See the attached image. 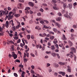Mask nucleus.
I'll return each mask as SVG.
<instances>
[{"label":"nucleus","mask_w":77,"mask_h":77,"mask_svg":"<svg viewBox=\"0 0 77 77\" xmlns=\"http://www.w3.org/2000/svg\"><path fill=\"white\" fill-rule=\"evenodd\" d=\"M12 11L10 12L9 13V15L8 16V20H10L12 19V18L14 17V14Z\"/></svg>","instance_id":"f257e3e1"},{"label":"nucleus","mask_w":77,"mask_h":77,"mask_svg":"<svg viewBox=\"0 0 77 77\" xmlns=\"http://www.w3.org/2000/svg\"><path fill=\"white\" fill-rule=\"evenodd\" d=\"M12 56L14 57V59H16L17 58V55L15 54V52H12Z\"/></svg>","instance_id":"f03ea898"},{"label":"nucleus","mask_w":77,"mask_h":77,"mask_svg":"<svg viewBox=\"0 0 77 77\" xmlns=\"http://www.w3.org/2000/svg\"><path fill=\"white\" fill-rule=\"evenodd\" d=\"M72 51L70 52V54H73V52L75 53V51H76L75 50V48H72Z\"/></svg>","instance_id":"7ed1b4c3"},{"label":"nucleus","mask_w":77,"mask_h":77,"mask_svg":"<svg viewBox=\"0 0 77 77\" xmlns=\"http://www.w3.org/2000/svg\"><path fill=\"white\" fill-rule=\"evenodd\" d=\"M16 21L17 23L18 24V25L17 26H16V28L17 29H19L20 28V23L18 22V21L17 20H16Z\"/></svg>","instance_id":"20e7f679"},{"label":"nucleus","mask_w":77,"mask_h":77,"mask_svg":"<svg viewBox=\"0 0 77 77\" xmlns=\"http://www.w3.org/2000/svg\"><path fill=\"white\" fill-rule=\"evenodd\" d=\"M66 14H65L64 15V17H65L66 18H70V16L68 15V11L66 12Z\"/></svg>","instance_id":"39448f33"},{"label":"nucleus","mask_w":77,"mask_h":77,"mask_svg":"<svg viewBox=\"0 0 77 77\" xmlns=\"http://www.w3.org/2000/svg\"><path fill=\"white\" fill-rule=\"evenodd\" d=\"M59 73L60 74H62V75H63V76H65V72H59Z\"/></svg>","instance_id":"423d86ee"},{"label":"nucleus","mask_w":77,"mask_h":77,"mask_svg":"<svg viewBox=\"0 0 77 77\" xmlns=\"http://www.w3.org/2000/svg\"><path fill=\"white\" fill-rule=\"evenodd\" d=\"M55 26H57L59 28H60V27L61 26V25L59 24L58 23H55Z\"/></svg>","instance_id":"0eeeda50"},{"label":"nucleus","mask_w":77,"mask_h":77,"mask_svg":"<svg viewBox=\"0 0 77 77\" xmlns=\"http://www.w3.org/2000/svg\"><path fill=\"white\" fill-rule=\"evenodd\" d=\"M59 64L61 65H65L66 63H67V62H60L58 63Z\"/></svg>","instance_id":"6e6552de"},{"label":"nucleus","mask_w":77,"mask_h":77,"mask_svg":"<svg viewBox=\"0 0 77 77\" xmlns=\"http://www.w3.org/2000/svg\"><path fill=\"white\" fill-rule=\"evenodd\" d=\"M28 4L29 5H30V6H31L32 7H33L34 6V4L33 3L31 2H29Z\"/></svg>","instance_id":"1a4fd4ad"},{"label":"nucleus","mask_w":77,"mask_h":77,"mask_svg":"<svg viewBox=\"0 0 77 77\" xmlns=\"http://www.w3.org/2000/svg\"><path fill=\"white\" fill-rule=\"evenodd\" d=\"M9 12V11H3V14L4 15H8V13Z\"/></svg>","instance_id":"9d476101"},{"label":"nucleus","mask_w":77,"mask_h":77,"mask_svg":"<svg viewBox=\"0 0 77 77\" xmlns=\"http://www.w3.org/2000/svg\"><path fill=\"white\" fill-rule=\"evenodd\" d=\"M57 54L56 53L52 52L51 54V55L53 57H56Z\"/></svg>","instance_id":"9b49d317"},{"label":"nucleus","mask_w":77,"mask_h":77,"mask_svg":"<svg viewBox=\"0 0 77 77\" xmlns=\"http://www.w3.org/2000/svg\"><path fill=\"white\" fill-rule=\"evenodd\" d=\"M68 5L69 9H71L72 8V4L70 3Z\"/></svg>","instance_id":"f8f14e48"},{"label":"nucleus","mask_w":77,"mask_h":77,"mask_svg":"<svg viewBox=\"0 0 77 77\" xmlns=\"http://www.w3.org/2000/svg\"><path fill=\"white\" fill-rule=\"evenodd\" d=\"M63 40H66V39H67V38H66L65 35L64 34L63 35Z\"/></svg>","instance_id":"ddd939ff"},{"label":"nucleus","mask_w":77,"mask_h":77,"mask_svg":"<svg viewBox=\"0 0 77 77\" xmlns=\"http://www.w3.org/2000/svg\"><path fill=\"white\" fill-rule=\"evenodd\" d=\"M5 26L7 28H8V27H9V22L8 21H6Z\"/></svg>","instance_id":"4468645a"},{"label":"nucleus","mask_w":77,"mask_h":77,"mask_svg":"<svg viewBox=\"0 0 77 77\" xmlns=\"http://www.w3.org/2000/svg\"><path fill=\"white\" fill-rule=\"evenodd\" d=\"M63 7L64 9H65V8H66V3H63Z\"/></svg>","instance_id":"2eb2a0df"},{"label":"nucleus","mask_w":77,"mask_h":77,"mask_svg":"<svg viewBox=\"0 0 77 77\" xmlns=\"http://www.w3.org/2000/svg\"><path fill=\"white\" fill-rule=\"evenodd\" d=\"M68 43L69 44L70 47H71L72 45V43L70 40L69 41Z\"/></svg>","instance_id":"dca6fc26"},{"label":"nucleus","mask_w":77,"mask_h":77,"mask_svg":"<svg viewBox=\"0 0 77 77\" xmlns=\"http://www.w3.org/2000/svg\"><path fill=\"white\" fill-rule=\"evenodd\" d=\"M51 49L52 50H54L55 49V47H54V45H51Z\"/></svg>","instance_id":"f3484780"},{"label":"nucleus","mask_w":77,"mask_h":77,"mask_svg":"<svg viewBox=\"0 0 77 77\" xmlns=\"http://www.w3.org/2000/svg\"><path fill=\"white\" fill-rule=\"evenodd\" d=\"M13 20H10L9 22V23H12L11 25L12 26H14V23H13Z\"/></svg>","instance_id":"a211bd4d"},{"label":"nucleus","mask_w":77,"mask_h":77,"mask_svg":"<svg viewBox=\"0 0 77 77\" xmlns=\"http://www.w3.org/2000/svg\"><path fill=\"white\" fill-rule=\"evenodd\" d=\"M53 42L54 44H56L57 42V40L56 38L54 39V41H53Z\"/></svg>","instance_id":"6ab92c4d"},{"label":"nucleus","mask_w":77,"mask_h":77,"mask_svg":"<svg viewBox=\"0 0 77 77\" xmlns=\"http://www.w3.org/2000/svg\"><path fill=\"white\" fill-rule=\"evenodd\" d=\"M20 16V14H15L14 15V16H15L17 18H18Z\"/></svg>","instance_id":"aec40b11"},{"label":"nucleus","mask_w":77,"mask_h":77,"mask_svg":"<svg viewBox=\"0 0 77 77\" xmlns=\"http://www.w3.org/2000/svg\"><path fill=\"white\" fill-rule=\"evenodd\" d=\"M48 71L49 72H50L52 71V69H51V67H49L48 68Z\"/></svg>","instance_id":"412c9836"},{"label":"nucleus","mask_w":77,"mask_h":77,"mask_svg":"<svg viewBox=\"0 0 77 77\" xmlns=\"http://www.w3.org/2000/svg\"><path fill=\"white\" fill-rule=\"evenodd\" d=\"M19 68H21H21H23L24 67V66L22 65V63H21V64L19 65Z\"/></svg>","instance_id":"4be33fe9"},{"label":"nucleus","mask_w":77,"mask_h":77,"mask_svg":"<svg viewBox=\"0 0 77 77\" xmlns=\"http://www.w3.org/2000/svg\"><path fill=\"white\" fill-rule=\"evenodd\" d=\"M53 31L54 32H57V30L56 28H53Z\"/></svg>","instance_id":"5701e85b"},{"label":"nucleus","mask_w":77,"mask_h":77,"mask_svg":"<svg viewBox=\"0 0 77 77\" xmlns=\"http://www.w3.org/2000/svg\"><path fill=\"white\" fill-rule=\"evenodd\" d=\"M25 12L26 15H27V14H29V11L27 10H25Z\"/></svg>","instance_id":"b1692460"},{"label":"nucleus","mask_w":77,"mask_h":77,"mask_svg":"<svg viewBox=\"0 0 77 77\" xmlns=\"http://www.w3.org/2000/svg\"><path fill=\"white\" fill-rule=\"evenodd\" d=\"M16 62L20 63V61L19 60H16L14 61V63H16Z\"/></svg>","instance_id":"393cba45"},{"label":"nucleus","mask_w":77,"mask_h":77,"mask_svg":"<svg viewBox=\"0 0 77 77\" xmlns=\"http://www.w3.org/2000/svg\"><path fill=\"white\" fill-rule=\"evenodd\" d=\"M57 21H59L61 20V18L60 17H58L57 18V19H56Z\"/></svg>","instance_id":"a878e982"},{"label":"nucleus","mask_w":77,"mask_h":77,"mask_svg":"<svg viewBox=\"0 0 77 77\" xmlns=\"http://www.w3.org/2000/svg\"><path fill=\"white\" fill-rule=\"evenodd\" d=\"M0 32V36H3L4 34H3V32Z\"/></svg>","instance_id":"bb28decb"},{"label":"nucleus","mask_w":77,"mask_h":77,"mask_svg":"<svg viewBox=\"0 0 77 77\" xmlns=\"http://www.w3.org/2000/svg\"><path fill=\"white\" fill-rule=\"evenodd\" d=\"M14 39L15 40H17V39H18L19 38L18 36H15V37H14Z\"/></svg>","instance_id":"cd10ccee"},{"label":"nucleus","mask_w":77,"mask_h":77,"mask_svg":"<svg viewBox=\"0 0 77 77\" xmlns=\"http://www.w3.org/2000/svg\"><path fill=\"white\" fill-rule=\"evenodd\" d=\"M31 74H34L35 73V72L34 71V70L32 69H31Z\"/></svg>","instance_id":"c85d7f7f"},{"label":"nucleus","mask_w":77,"mask_h":77,"mask_svg":"<svg viewBox=\"0 0 77 77\" xmlns=\"http://www.w3.org/2000/svg\"><path fill=\"white\" fill-rule=\"evenodd\" d=\"M27 38L28 39H30V35H28L27 36Z\"/></svg>","instance_id":"c756f323"},{"label":"nucleus","mask_w":77,"mask_h":77,"mask_svg":"<svg viewBox=\"0 0 77 77\" xmlns=\"http://www.w3.org/2000/svg\"><path fill=\"white\" fill-rule=\"evenodd\" d=\"M50 38V39H51V40H53V39H54V36H51Z\"/></svg>","instance_id":"7c9ffc66"},{"label":"nucleus","mask_w":77,"mask_h":77,"mask_svg":"<svg viewBox=\"0 0 77 77\" xmlns=\"http://www.w3.org/2000/svg\"><path fill=\"white\" fill-rule=\"evenodd\" d=\"M53 8L54 10H58V9H59L57 8H56V7L54 6L53 7Z\"/></svg>","instance_id":"2f4dec72"},{"label":"nucleus","mask_w":77,"mask_h":77,"mask_svg":"<svg viewBox=\"0 0 77 77\" xmlns=\"http://www.w3.org/2000/svg\"><path fill=\"white\" fill-rule=\"evenodd\" d=\"M46 53V54H51V52L49 51H46L45 52Z\"/></svg>","instance_id":"473e14b6"},{"label":"nucleus","mask_w":77,"mask_h":77,"mask_svg":"<svg viewBox=\"0 0 77 77\" xmlns=\"http://www.w3.org/2000/svg\"><path fill=\"white\" fill-rule=\"evenodd\" d=\"M37 76L38 77H43V76H42V75H40L38 74H37Z\"/></svg>","instance_id":"72a5a7b5"},{"label":"nucleus","mask_w":77,"mask_h":77,"mask_svg":"<svg viewBox=\"0 0 77 77\" xmlns=\"http://www.w3.org/2000/svg\"><path fill=\"white\" fill-rule=\"evenodd\" d=\"M56 55L58 57V58L60 59V57L59 56V54H57Z\"/></svg>","instance_id":"f704fd0d"},{"label":"nucleus","mask_w":77,"mask_h":77,"mask_svg":"<svg viewBox=\"0 0 77 77\" xmlns=\"http://www.w3.org/2000/svg\"><path fill=\"white\" fill-rule=\"evenodd\" d=\"M74 60L75 61H76V60L77 59V57H76L75 55H74Z\"/></svg>","instance_id":"c9c22d12"},{"label":"nucleus","mask_w":77,"mask_h":77,"mask_svg":"<svg viewBox=\"0 0 77 77\" xmlns=\"http://www.w3.org/2000/svg\"><path fill=\"white\" fill-rule=\"evenodd\" d=\"M30 8L29 7H27L26 8H25V10H27L28 11V10H30Z\"/></svg>","instance_id":"e433bc0d"},{"label":"nucleus","mask_w":77,"mask_h":77,"mask_svg":"<svg viewBox=\"0 0 77 77\" xmlns=\"http://www.w3.org/2000/svg\"><path fill=\"white\" fill-rule=\"evenodd\" d=\"M71 69H67V72H71Z\"/></svg>","instance_id":"4c0bfd02"},{"label":"nucleus","mask_w":77,"mask_h":77,"mask_svg":"<svg viewBox=\"0 0 77 77\" xmlns=\"http://www.w3.org/2000/svg\"><path fill=\"white\" fill-rule=\"evenodd\" d=\"M14 45H12L11 46V48L13 51H14Z\"/></svg>","instance_id":"58836bf2"},{"label":"nucleus","mask_w":77,"mask_h":77,"mask_svg":"<svg viewBox=\"0 0 77 77\" xmlns=\"http://www.w3.org/2000/svg\"><path fill=\"white\" fill-rule=\"evenodd\" d=\"M43 27L44 28H45V29H48V27L46 25H44L43 26Z\"/></svg>","instance_id":"ea45409f"},{"label":"nucleus","mask_w":77,"mask_h":77,"mask_svg":"<svg viewBox=\"0 0 77 77\" xmlns=\"http://www.w3.org/2000/svg\"><path fill=\"white\" fill-rule=\"evenodd\" d=\"M40 23H41V24H44V21L43 20H42L41 21H40Z\"/></svg>","instance_id":"a19ab883"},{"label":"nucleus","mask_w":77,"mask_h":77,"mask_svg":"<svg viewBox=\"0 0 77 77\" xmlns=\"http://www.w3.org/2000/svg\"><path fill=\"white\" fill-rule=\"evenodd\" d=\"M65 12V11L64 10H63L61 11V13L63 14Z\"/></svg>","instance_id":"79ce46f5"},{"label":"nucleus","mask_w":77,"mask_h":77,"mask_svg":"<svg viewBox=\"0 0 77 77\" xmlns=\"http://www.w3.org/2000/svg\"><path fill=\"white\" fill-rule=\"evenodd\" d=\"M24 62H25V63H26V62H27V59L26 58H24Z\"/></svg>","instance_id":"37998d69"},{"label":"nucleus","mask_w":77,"mask_h":77,"mask_svg":"<svg viewBox=\"0 0 77 77\" xmlns=\"http://www.w3.org/2000/svg\"><path fill=\"white\" fill-rule=\"evenodd\" d=\"M46 36H47V34L46 33H44L43 34V37H45Z\"/></svg>","instance_id":"c03bdc74"},{"label":"nucleus","mask_w":77,"mask_h":77,"mask_svg":"<svg viewBox=\"0 0 77 77\" xmlns=\"http://www.w3.org/2000/svg\"><path fill=\"white\" fill-rule=\"evenodd\" d=\"M14 35H15V36H18V33H17V32H15V33Z\"/></svg>","instance_id":"a18cd8bd"},{"label":"nucleus","mask_w":77,"mask_h":77,"mask_svg":"<svg viewBox=\"0 0 77 77\" xmlns=\"http://www.w3.org/2000/svg\"><path fill=\"white\" fill-rule=\"evenodd\" d=\"M40 11H41L42 12H44V10L42 8H41L40 9Z\"/></svg>","instance_id":"49530a36"},{"label":"nucleus","mask_w":77,"mask_h":77,"mask_svg":"<svg viewBox=\"0 0 77 77\" xmlns=\"http://www.w3.org/2000/svg\"><path fill=\"white\" fill-rule=\"evenodd\" d=\"M55 46L56 47L57 49H59V46H58V45L57 44H56Z\"/></svg>","instance_id":"de8ad7c7"},{"label":"nucleus","mask_w":77,"mask_h":77,"mask_svg":"<svg viewBox=\"0 0 77 77\" xmlns=\"http://www.w3.org/2000/svg\"><path fill=\"white\" fill-rule=\"evenodd\" d=\"M14 75L16 77H18V75H17V74L16 73H14Z\"/></svg>","instance_id":"09e8293b"},{"label":"nucleus","mask_w":77,"mask_h":77,"mask_svg":"<svg viewBox=\"0 0 77 77\" xmlns=\"http://www.w3.org/2000/svg\"><path fill=\"white\" fill-rule=\"evenodd\" d=\"M49 33L50 34H53V35H54V33L51 31Z\"/></svg>","instance_id":"8fccbe9b"},{"label":"nucleus","mask_w":77,"mask_h":77,"mask_svg":"<svg viewBox=\"0 0 77 77\" xmlns=\"http://www.w3.org/2000/svg\"><path fill=\"white\" fill-rule=\"evenodd\" d=\"M3 32V28L1 26L0 27V32Z\"/></svg>","instance_id":"3c124183"},{"label":"nucleus","mask_w":77,"mask_h":77,"mask_svg":"<svg viewBox=\"0 0 77 77\" xmlns=\"http://www.w3.org/2000/svg\"><path fill=\"white\" fill-rule=\"evenodd\" d=\"M21 42V40L20 39H19L17 42V43H20Z\"/></svg>","instance_id":"603ef678"},{"label":"nucleus","mask_w":77,"mask_h":77,"mask_svg":"<svg viewBox=\"0 0 77 77\" xmlns=\"http://www.w3.org/2000/svg\"><path fill=\"white\" fill-rule=\"evenodd\" d=\"M54 75L55 76H57L58 75V73L57 72H55Z\"/></svg>","instance_id":"864d4df0"},{"label":"nucleus","mask_w":77,"mask_h":77,"mask_svg":"<svg viewBox=\"0 0 77 77\" xmlns=\"http://www.w3.org/2000/svg\"><path fill=\"white\" fill-rule=\"evenodd\" d=\"M31 67L32 69H35V66L33 65L31 66Z\"/></svg>","instance_id":"5fc2aeb1"},{"label":"nucleus","mask_w":77,"mask_h":77,"mask_svg":"<svg viewBox=\"0 0 77 77\" xmlns=\"http://www.w3.org/2000/svg\"><path fill=\"white\" fill-rule=\"evenodd\" d=\"M35 55L36 56H38V53H37V51L35 50Z\"/></svg>","instance_id":"6e6d98bb"},{"label":"nucleus","mask_w":77,"mask_h":77,"mask_svg":"<svg viewBox=\"0 0 77 77\" xmlns=\"http://www.w3.org/2000/svg\"><path fill=\"white\" fill-rule=\"evenodd\" d=\"M58 15L59 16H60L62 15V14H61V13L59 12L58 13Z\"/></svg>","instance_id":"4d7b16f0"},{"label":"nucleus","mask_w":77,"mask_h":77,"mask_svg":"<svg viewBox=\"0 0 77 77\" xmlns=\"http://www.w3.org/2000/svg\"><path fill=\"white\" fill-rule=\"evenodd\" d=\"M45 39L46 40H47V41H49V40H50V38H47V37L45 38Z\"/></svg>","instance_id":"13d9d810"},{"label":"nucleus","mask_w":77,"mask_h":77,"mask_svg":"<svg viewBox=\"0 0 77 77\" xmlns=\"http://www.w3.org/2000/svg\"><path fill=\"white\" fill-rule=\"evenodd\" d=\"M30 55L32 57H35V55L33 54L32 53L30 54Z\"/></svg>","instance_id":"bf43d9fd"},{"label":"nucleus","mask_w":77,"mask_h":77,"mask_svg":"<svg viewBox=\"0 0 77 77\" xmlns=\"http://www.w3.org/2000/svg\"><path fill=\"white\" fill-rule=\"evenodd\" d=\"M50 66V64L49 63H48L47 64V67H48V66Z\"/></svg>","instance_id":"052dcab7"},{"label":"nucleus","mask_w":77,"mask_h":77,"mask_svg":"<svg viewBox=\"0 0 77 77\" xmlns=\"http://www.w3.org/2000/svg\"><path fill=\"white\" fill-rule=\"evenodd\" d=\"M38 16H41V14L40 13H38L37 14Z\"/></svg>","instance_id":"680f3d73"},{"label":"nucleus","mask_w":77,"mask_h":77,"mask_svg":"<svg viewBox=\"0 0 77 77\" xmlns=\"http://www.w3.org/2000/svg\"><path fill=\"white\" fill-rule=\"evenodd\" d=\"M45 22L47 24H48L49 23V22L48 21H47V20H44Z\"/></svg>","instance_id":"e2e57ef3"},{"label":"nucleus","mask_w":77,"mask_h":77,"mask_svg":"<svg viewBox=\"0 0 77 77\" xmlns=\"http://www.w3.org/2000/svg\"><path fill=\"white\" fill-rule=\"evenodd\" d=\"M13 30H14V31H15V30H16V28H15V26H13Z\"/></svg>","instance_id":"0e129e2a"},{"label":"nucleus","mask_w":77,"mask_h":77,"mask_svg":"<svg viewBox=\"0 0 77 77\" xmlns=\"http://www.w3.org/2000/svg\"><path fill=\"white\" fill-rule=\"evenodd\" d=\"M8 11H10V10H11V8L9 7H8Z\"/></svg>","instance_id":"69168bd1"},{"label":"nucleus","mask_w":77,"mask_h":77,"mask_svg":"<svg viewBox=\"0 0 77 77\" xmlns=\"http://www.w3.org/2000/svg\"><path fill=\"white\" fill-rule=\"evenodd\" d=\"M31 38L32 39H35V37H34V36H33V35H31Z\"/></svg>","instance_id":"338daca9"},{"label":"nucleus","mask_w":77,"mask_h":77,"mask_svg":"<svg viewBox=\"0 0 77 77\" xmlns=\"http://www.w3.org/2000/svg\"><path fill=\"white\" fill-rule=\"evenodd\" d=\"M32 23H33L32 20H31L30 21H29V24H32Z\"/></svg>","instance_id":"774afa93"}]
</instances>
